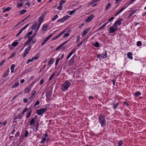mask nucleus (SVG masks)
Wrapping results in <instances>:
<instances>
[{
  "label": "nucleus",
  "mask_w": 146,
  "mask_h": 146,
  "mask_svg": "<svg viewBox=\"0 0 146 146\" xmlns=\"http://www.w3.org/2000/svg\"><path fill=\"white\" fill-rule=\"evenodd\" d=\"M9 70H6L5 72H4L3 75V77H5L7 76L9 74Z\"/></svg>",
  "instance_id": "nucleus-16"
},
{
  "label": "nucleus",
  "mask_w": 146,
  "mask_h": 146,
  "mask_svg": "<svg viewBox=\"0 0 146 146\" xmlns=\"http://www.w3.org/2000/svg\"><path fill=\"white\" fill-rule=\"evenodd\" d=\"M122 21V19H120L116 21L114 24V26H115L116 27H117V25H121L122 23H121V22Z\"/></svg>",
  "instance_id": "nucleus-9"
},
{
  "label": "nucleus",
  "mask_w": 146,
  "mask_h": 146,
  "mask_svg": "<svg viewBox=\"0 0 146 146\" xmlns=\"http://www.w3.org/2000/svg\"><path fill=\"white\" fill-rule=\"evenodd\" d=\"M96 2V1L93 0L91 2H90L89 4V5H91L92 4H94Z\"/></svg>",
  "instance_id": "nucleus-56"
},
{
  "label": "nucleus",
  "mask_w": 146,
  "mask_h": 146,
  "mask_svg": "<svg viewBox=\"0 0 146 146\" xmlns=\"http://www.w3.org/2000/svg\"><path fill=\"white\" fill-rule=\"evenodd\" d=\"M19 135H20V133L19 132H17L15 135V136L16 137H19Z\"/></svg>",
  "instance_id": "nucleus-57"
},
{
  "label": "nucleus",
  "mask_w": 146,
  "mask_h": 146,
  "mask_svg": "<svg viewBox=\"0 0 146 146\" xmlns=\"http://www.w3.org/2000/svg\"><path fill=\"white\" fill-rule=\"evenodd\" d=\"M31 90V88L27 87L25 90V93H29Z\"/></svg>",
  "instance_id": "nucleus-15"
},
{
  "label": "nucleus",
  "mask_w": 146,
  "mask_h": 146,
  "mask_svg": "<svg viewBox=\"0 0 146 146\" xmlns=\"http://www.w3.org/2000/svg\"><path fill=\"white\" fill-rule=\"evenodd\" d=\"M88 29H85V30L84 31L82 34V36H85V35H86V34H87V33H88Z\"/></svg>",
  "instance_id": "nucleus-17"
},
{
  "label": "nucleus",
  "mask_w": 146,
  "mask_h": 146,
  "mask_svg": "<svg viewBox=\"0 0 146 146\" xmlns=\"http://www.w3.org/2000/svg\"><path fill=\"white\" fill-rule=\"evenodd\" d=\"M26 10L25 9L22 10L20 12V13L21 14H23L26 12Z\"/></svg>",
  "instance_id": "nucleus-36"
},
{
  "label": "nucleus",
  "mask_w": 146,
  "mask_h": 146,
  "mask_svg": "<svg viewBox=\"0 0 146 146\" xmlns=\"http://www.w3.org/2000/svg\"><path fill=\"white\" fill-rule=\"evenodd\" d=\"M31 111H32V110H31L29 112V113H28L27 117H26V118L27 119V118H28L30 116V115H31Z\"/></svg>",
  "instance_id": "nucleus-33"
},
{
  "label": "nucleus",
  "mask_w": 146,
  "mask_h": 146,
  "mask_svg": "<svg viewBox=\"0 0 146 146\" xmlns=\"http://www.w3.org/2000/svg\"><path fill=\"white\" fill-rule=\"evenodd\" d=\"M39 103H40L39 101L38 100H37L36 103H35V104L34 106V107H35L37 105H39Z\"/></svg>",
  "instance_id": "nucleus-47"
},
{
  "label": "nucleus",
  "mask_w": 146,
  "mask_h": 146,
  "mask_svg": "<svg viewBox=\"0 0 146 146\" xmlns=\"http://www.w3.org/2000/svg\"><path fill=\"white\" fill-rule=\"evenodd\" d=\"M23 6V3H18L17 4V7H22Z\"/></svg>",
  "instance_id": "nucleus-40"
},
{
  "label": "nucleus",
  "mask_w": 146,
  "mask_h": 146,
  "mask_svg": "<svg viewBox=\"0 0 146 146\" xmlns=\"http://www.w3.org/2000/svg\"><path fill=\"white\" fill-rule=\"evenodd\" d=\"M28 133H29V132H28V131H26L25 132V137H26L28 136Z\"/></svg>",
  "instance_id": "nucleus-50"
},
{
  "label": "nucleus",
  "mask_w": 146,
  "mask_h": 146,
  "mask_svg": "<svg viewBox=\"0 0 146 146\" xmlns=\"http://www.w3.org/2000/svg\"><path fill=\"white\" fill-rule=\"evenodd\" d=\"M31 46L30 45L29 46L28 48H26L25 49V52L23 56L24 58L29 53V51L30 50L31 48Z\"/></svg>",
  "instance_id": "nucleus-6"
},
{
  "label": "nucleus",
  "mask_w": 146,
  "mask_h": 146,
  "mask_svg": "<svg viewBox=\"0 0 146 146\" xmlns=\"http://www.w3.org/2000/svg\"><path fill=\"white\" fill-rule=\"evenodd\" d=\"M38 126L39 124L38 123H37L35 125L34 127L36 128V131L38 130Z\"/></svg>",
  "instance_id": "nucleus-44"
},
{
  "label": "nucleus",
  "mask_w": 146,
  "mask_h": 146,
  "mask_svg": "<svg viewBox=\"0 0 146 146\" xmlns=\"http://www.w3.org/2000/svg\"><path fill=\"white\" fill-rule=\"evenodd\" d=\"M37 25V23H35L33 25V26L31 27V29L32 30H34L35 28H36V26Z\"/></svg>",
  "instance_id": "nucleus-27"
},
{
  "label": "nucleus",
  "mask_w": 146,
  "mask_h": 146,
  "mask_svg": "<svg viewBox=\"0 0 146 146\" xmlns=\"http://www.w3.org/2000/svg\"><path fill=\"white\" fill-rule=\"evenodd\" d=\"M33 59H32V58H31V59H29L27 61V64H28V63H29V62H32L33 61Z\"/></svg>",
  "instance_id": "nucleus-43"
},
{
  "label": "nucleus",
  "mask_w": 146,
  "mask_h": 146,
  "mask_svg": "<svg viewBox=\"0 0 146 146\" xmlns=\"http://www.w3.org/2000/svg\"><path fill=\"white\" fill-rule=\"evenodd\" d=\"M70 85V83L68 81H66L62 84L61 87L62 90L64 91L67 90Z\"/></svg>",
  "instance_id": "nucleus-2"
},
{
  "label": "nucleus",
  "mask_w": 146,
  "mask_h": 146,
  "mask_svg": "<svg viewBox=\"0 0 146 146\" xmlns=\"http://www.w3.org/2000/svg\"><path fill=\"white\" fill-rule=\"evenodd\" d=\"M36 91L35 90H34L33 91L32 94V96H31V97L34 96L35 94H36Z\"/></svg>",
  "instance_id": "nucleus-51"
},
{
  "label": "nucleus",
  "mask_w": 146,
  "mask_h": 146,
  "mask_svg": "<svg viewBox=\"0 0 146 146\" xmlns=\"http://www.w3.org/2000/svg\"><path fill=\"white\" fill-rule=\"evenodd\" d=\"M54 75H55V74L54 73L52 74V75H51V76H50V78H49V80H51V79H52V78H53V77L54 76Z\"/></svg>",
  "instance_id": "nucleus-45"
},
{
  "label": "nucleus",
  "mask_w": 146,
  "mask_h": 146,
  "mask_svg": "<svg viewBox=\"0 0 146 146\" xmlns=\"http://www.w3.org/2000/svg\"><path fill=\"white\" fill-rule=\"evenodd\" d=\"M141 94V93L140 92H135V93L134 95L135 96L137 97L138 96L140 95Z\"/></svg>",
  "instance_id": "nucleus-24"
},
{
  "label": "nucleus",
  "mask_w": 146,
  "mask_h": 146,
  "mask_svg": "<svg viewBox=\"0 0 146 146\" xmlns=\"http://www.w3.org/2000/svg\"><path fill=\"white\" fill-rule=\"evenodd\" d=\"M108 23H106L104 24V25H103L101 27H100L99 29H98L99 30H100L101 29H102V28L104 27L106 25H107V24Z\"/></svg>",
  "instance_id": "nucleus-42"
},
{
  "label": "nucleus",
  "mask_w": 146,
  "mask_h": 146,
  "mask_svg": "<svg viewBox=\"0 0 146 146\" xmlns=\"http://www.w3.org/2000/svg\"><path fill=\"white\" fill-rule=\"evenodd\" d=\"M69 17L68 15H65L63 17V18L64 21H65L67 20L69 18Z\"/></svg>",
  "instance_id": "nucleus-21"
},
{
  "label": "nucleus",
  "mask_w": 146,
  "mask_h": 146,
  "mask_svg": "<svg viewBox=\"0 0 146 146\" xmlns=\"http://www.w3.org/2000/svg\"><path fill=\"white\" fill-rule=\"evenodd\" d=\"M11 9V8L10 7H7V8L5 9L3 11V12H5L6 11H9Z\"/></svg>",
  "instance_id": "nucleus-41"
},
{
  "label": "nucleus",
  "mask_w": 146,
  "mask_h": 146,
  "mask_svg": "<svg viewBox=\"0 0 146 146\" xmlns=\"http://www.w3.org/2000/svg\"><path fill=\"white\" fill-rule=\"evenodd\" d=\"M30 42V41L29 40H28L26 42H25V43L24 44L25 46H26Z\"/></svg>",
  "instance_id": "nucleus-55"
},
{
  "label": "nucleus",
  "mask_w": 146,
  "mask_h": 146,
  "mask_svg": "<svg viewBox=\"0 0 146 146\" xmlns=\"http://www.w3.org/2000/svg\"><path fill=\"white\" fill-rule=\"evenodd\" d=\"M43 135L44 138H42V140L40 142V143H43L45 142L46 139V137H48V135L46 134H43Z\"/></svg>",
  "instance_id": "nucleus-11"
},
{
  "label": "nucleus",
  "mask_w": 146,
  "mask_h": 146,
  "mask_svg": "<svg viewBox=\"0 0 146 146\" xmlns=\"http://www.w3.org/2000/svg\"><path fill=\"white\" fill-rule=\"evenodd\" d=\"M32 33H33V32L32 31L29 32L27 35L26 36V37H28V36H29L30 35H32Z\"/></svg>",
  "instance_id": "nucleus-32"
},
{
  "label": "nucleus",
  "mask_w": 146,
  "mask_h": 146,
  "mask_svg": "<svg viewBox=\"0 0 146 146\" xmlns=\"http://www.w3.org/2000/svg\"><path fill=\"white\" fill-rule=\"evenodd\" d=\"M121 12L119 10L118 12H117L115 14V15L116 16L117 15H118L120 13H121Z\"/></svg>",
  "instance_id": "nucleus-61"
},
{
  "label": "nucleus",
  "mask_w": 146,
  "mask_h": 146,
  "mask_svg": "<svg viewBox=\"0 0 146 146\" xmlns=\"http://www.w3.org/2000/svg\"><path fill=\"white\" fill-rule=\"evenodd\" d=\"M28 38H29V40H29L30 42L32 41L31 43L32 44H34L36 43V39H33V38H34L32 36L31 37L28 36Z\"/></svg>",
  "instance_id": "nucleus-10"
},
{
  "label": "nucleus",
  "mask_w": 146,
  "mask_h": 146,
  "mask_svg": "<svg viewBox=\"0 0 146 146\" xmlns=\"http://www.w3.org/2000/svg\"><path fill=\"white\" fill-rule=\"evenodd\" d=\"M93 45L96 47H98L99 46V44L97 42H96L95 44H93Z\"/></svg>",
  "instance_id": "nucleus-29"
},
{
  "label": "nucleus",
  "mask_w": 146,
  "mask_h": 146,
  "mask_svg": "<svg viewBox=\"0 0 146 146\" xmlns=\"http://www.w3.org/2000/svg\"><path fill=\"white\" fill-rule=\"evenodd\" d=\"M54 59L53 58H52L49 60L48 62V65H50L54 61Z\"/></svg>",
  "instance_id": "nucleus-19"
},
{
  "label": "nucleus",
  "mask_w": 146,
  "mask_h": 146,
  "mask_svg": "<svg viewBox=\"0 0 146 146\" xmlns=\"http://www.w3.org/2000/svg\"><path fill=\"white\" fill-rule=\"evenodd\" d=\"M64 56V54H62L60 57L61 60H62Z\"/></svg>",
  "instance_id": "nucleus-63"
},
{
  "label": "nucleus",
  "mask_w": 146,
  "mask_h": 146,
  "mask_svg": "<svg viewBox=\"0 0 146 146\" xmlns=\"http://www.w3.org/2000/svg\"><path fill=\"white\" fill-rule=\"evenodd\" d=\"M83 42L84 41H82L80 43H79L76 46V47H78V48L83 43Z\"/></svg>",
  "instance_id": "nucleus-52"
},
{
  "label": "nucleus",
  "mask_w": 146,
  "mask_h": 146,
  "mask_svg": "<svg viewBox=\"0 0 146 146\" xmlns=\"http://www.w3.org/2000/svg\"><path fill=\"white\" fill-rule=\"evenodd\" d=\"M19 85V82H17V83H16L12 87V88H16V87H17V86Z\"/></svg>",
  "instance_id": "nucleus-23"
},
{
  "label": "nucleus",
  "mask_w": 146,
  "mask_h": 146,
  "mask_svg": "<svg viewBox=\"0 0 146 146\" xmlns=\"http://www.w3.org/2000/svg\"><path fill=\"white\" fill-rule=\"evenodd\" d=\"M111 6V4L110 3H108L106 6V9H108Z\"/></svg>",
  "instance_id": "nucleus-26"
},
{
  "label": "nucleus",
  "mask_w": 146,
  "mask_h": 146,
  "mask_svg": "<svg viewBox=\"0 0 146 146\" xmlns=\"http://www.w3.org/2000/svg\"><path fill=\"white\" fill-rule=\"evenodd\" d=\"M66 2V1L64 0H61L60 3L59 5H62V4H64Z\"/></svg>",
  "instance_id": "nucleus-28"
},
{
  "label": "nucleus",
  "mask_w": 146,
  "mask_h": 146,
  "mask_svg": "<svg viewBox=\"0 0 146 146\" xmlns=\"http://www.w3.org/2000/svg\"><path fill=\"white\" fill-rule=\"evenodd\" d=\"M77 48L76 49L75 48H74L68 54L67 57L66 59L68 60L70 58V56L74 53H75V52Z\"/></svg>",
  "instance_id": "nucleus-8"
},
{
  "label": "nucleus",
  "mask_w": 146,
  "mask_h": 146,
  "mask_svg": "<svg viewBox=\"0 0 146 146\" xmlns=\"http://www.w3.org/2000/svg\"><path fill=\"white\" fill-rule=\"evenodd\" d=\"M5 62V60H2V62L0 64V66L1 65H2Z\"/></svg>",
  "instance_id": "nucleus-60"
},
{
  "label": "nucleus",
  "mask_w": 146,
  "mask_h": 146,
  "mask_svg": "<svg viewBox=\"0 0 146 146\" xmlns=\"http://www.w3.org/2000/svg\"><path fill=\"white\" fill-rule=\"evenodd\" d=\"M44 14H42L41 15V16L39 18V19L41 21H42L44 17Z\"/></svg>",
  "instance_id": "nucleus-31"
},
{
  "label": "nucleus",
  "mask_w": 146,
  "mask_h": 146,
  "mask_svg": "<svg viewBox=\"0 0 146 146\" xmlns=\"http://www.w3.org/2000/svg\"><path fill=\"white\" fill-rule=\"evenodd\" d=\"M53 34V33H52L48 36L46 37L45 39L44 40V41L42 42L41 46H42L52 36Z\"/></svg>",
  "instance_id": "nucleus-5"
},
{
  "label": "nucleus",
  "mask_w": 146,
  "mask_h": 146,
  "mask_svg": "<svg viewBox=\"0 0 146 146\" xmlns=\"http://www.w3.org/2000/svg\"><path fill=\"white\" fill-rule=\"evenodd\" d=\"M29 25V24H28L27 25H26V26H25L19 32H20V33L21 34L23 31L24 30V29H25Z\"/></svg>",
  "instance_id": "nucleus-18"
},
{
  "label": "nucleus",
  "mask_w": 146,
  "mask_h": 146,
  "mask_svg": "<svg viewBox=\"0 0 146 146\" xmlns=\"http://www.w3.org/2000/svg\"><path fill=\"white\" fill-rule=\"evenodd\" d=\"M99 120L102 127L105 126L106 122L104 116L100 115L99 117Z\"/></svg>",
  "instance_id": "nucleus-1"
},
{
  "label": "nucleus",
  "mask_w": 146,
  "mask_h": 146,
  "mask_svg": "<svg viewBox=\"0 0 146 146\" xmlns=\"http://www.w3.org/2000/svg\"><path fill=\"white\" fill-rule=\"evenodd\" d=\"M132 54L131 52H128L127 54L128 58L130 59H133V57H132Z\"/></svg>",
  "instance_id": "nucleus-14"
},
{
  "label": "nucleus",
  "mask_w": 146,
  "mask_h": 146,
  "mask_svg": "<svg viewBox=\"0 0 146 146\" xmlns=\"http://www.w3.org/2000/svg\"><path fill=\"white\" fill-rule=\"evenodd\" d=\"M118 105V103H117V104H115L114 105L113 108L114 109H115L117 107V106Z\"/></svg>",
  "instance_id": "nucleus-59"
},
{
  "label": "nucleus",
  "mask_w": 146,
  "mask_h": 146,
  "mask_svg": "<svg viewBox=\"0 0 146 146\" xmlns=\"http://www.w3.org/2000/svg\"><path fill=\"white\" fill-rule=\"evenodd\" d=\"M47 26V25L46 24H44L43 25L42 27V30L44 31H46L47 30V29H44V28H46Z\"/></svg>",
  "instance_id": "nucleus-22"
},
{
  "label": "nucleus",
  "mask_w": 146,
  "mask_h": 146,
  "mask_svg": "<svg viewBox=\"0 0 146 146\" xmlns=\"http://www.w3.org/2000/svg\"><path fill=\"white\" fill-rule=\"evenodd\" d=\"M18 42H14L12 43V45L13 46H16L18 45Z\"/></svg>",
  "instance_id": "nucleus-25"
},
{
  "label": "nucleus",
  "mask_w": 146,
  "mask_h": 146,
  "mask_svg": "<svg viewBox=\"0 0 146 146\" xmlns=\"http://www.w3.org/2000/svg\"><path fill=\"white\" fill-rule=\"evenodd\" d=\"M75 11V10H73L72 11H71L69 12V15H72Z\"/></svg>",
  "instance_id": "nucleus-49"
},
{
  "label": "nucleus",
  "mask_w": 146,
  "mask_h": 146,
  "mask_svg": "<svg viewBox=\"0 0 146 146\" xmlns=\"http://www.w3.org/2000/svg\"><path fill=\"white\" fill-rule=\"evenodd\" d=\"M37 119V116L36 115L33 118H32L31 119L30 123V125H35L34 122L36 121Z\"/></svg>",
  "instance_id": "nucleus-7"
},
{
  "label": "nucleus",
  "mask_w": 146,
  "mask_h": 146,
  "mask_svg": "<svg viewBox=\"0 0 146 146\" xmlns=\"http://www.w3.org/2000/svg\"><path fill=\"white\" fill-rule=\"evenodd\" d=\"M15 66L14 64H13L12 65L11 67V72L13 73L14 72V69Z\"/></svg>",
  "instance_id": "nucleus-20"
},
{
  "label": "nucleus",
  "mask_w": 146,
  "mask_h": 146,
  "mask_svg": "<svg viewBox=\"0 0 146 146\" xmlns=\"http://www.w3.org/2000/svg\"><path fill=\"white\" fill-rule=\"evenodd\" d=\"M69 33H66L64 34V36H63V38H64L65 37H66L68 36H69Z\"/></svg>",
  "instance_id": "nucleus-46"
},
{
  "label": "nucleus",
  "mask_w": 146,
  "mask_h": 146,
  "mask_svg": "<svg viewBox=\"0 0 146 146\" xmlns=\"http://www.w3.org/2000/svg\"><path fill=\"white\" fill-rule=\"evenodd\" d=\"M142 44L141 42L140 41H138L137 43V46H141Z\"/></svg>",
  "instance_id": "nucleus-35"
},
{
  "label": "nucleus",
  "mask_w": 146,
  "mask_h": 146,
  "mask_svg": "<svg viewBox=\"0 0 146 146\" xmlns=\"http://www.w3.org/2000/svg\"><path fill=\"white\" fill-rule=\"evenodd\" d=\"M62 46V45L61 44L58 47H57L56 48V50H58Z\"/></svg>",
  "instance_id": "nucleus-54"
},
{
  "label": "nucleus",
  "mask_w": 146,
  "mask_h": 146,
  "mask_svg": "<svg viewBox=\"0 0 146 146\" xmlns=\"http://www.w3.org/2000/svg\"><path fill=\"white\" fill-rule=\"evenodd\" d=\"M117 27L114 26L113 25L110 28V33H114L117 30Z\"/></svg>",
  "instance_id": "nucleus-4"
},
{
  "label": "nucleus",
  "mask_w": 146,
  "mask_h": 146,
  "mask_svg": "<svg viewBox=\"0 0 146 146\" xmlns=\"http://www.w3.org/2000/svg\"><path fill=\"white\" fill-rule=\"evenodd\" d=\"M48 108L47 107L38 110L36 111V113L39 115H41L45 111L48 110Z\"/></svg>",
  "instance_id": "nucleus-3"
},
{
  "label": "nucleus",
  "mask_w": 146,
  "mask_h": 146,
  "mask_svg": "<svg viewBox=\"0 0 146 146\" xmlns=\"http://www.w3.org/2000/svg\"><path fill=\"white\" fill-rule=\"evenodd\" d=\"M123 142L121 141L118 143V145L119 146H121L123 144Z\"/></svg>",
  "instance_id": "nucleus-53"
},
{
  "label": "nucleus",
  "mask_w": 146,
  "mask_h": 146,
  "mask_svg": "<svg viewBox=\"0 0 146 146\" xmlns=\"http://www.w3.org/2000/svg\"><path fill=\"white\" fill-rule=\"evenodd\" d=\"M15 52H13L12 53L11 56L9 58H13L15 55Z\"/></svg>",
  "instance_id": "nucleus-37"
},
{
  "label": "nucleus",
  "mask_w": 146,
  "mask_h": 146,
  "mask_svg": "<svg viewBox=\"0 0 146 146\" xmlns=\"http://www.w3.org/2000/svg\"><path fill=\"white\" fill-rule=\"evenodd\" d=\"M64 21V20L63 18H61L60 19L57 21V22H60L61 23H62Z\"/></svg>",
  "instance_id": "nucleus-38"
},
{
  "label": "nucleus",
  "mask_w": 146,
  "mask_h": 146,
  "mask_svg": "<svg viewBox=\"0 0 146 146\" xmlns=\"http://www.w3.org/2000/svg\"><path fill=\"white\" fill-rule=\"evenodd\" d=\"M107 56V53H106V51H105V52L104 55V57H103V58H106V56Z\"/></svg>",
  "instance_id": "nucleus-62"
},
{
  "label": "nucleus",
  "mask_w": 146,
  "mask_h": 146,
  "mask_svg": "<svg viewBox=\"0 0 146 146\" xmlns=\"http://www.w3.org/2000/svg\"><path fill=\"white\" fill-rule=\"evenodd\" d=\"M74 63V58L73 57H72L70 60L68 64L69 66H72L73 64Z\"/></svg>",
  "instance_id": "nucleus-13"
},
{
  "label": "nucleus",
  "mask_w": 146,
  "mask_h": 146,
  "mask_svg": "<svg viewBox=\"0 0 146 146\" xmlns=\"http://www.w3.org/2000/svg\"><path fill=\"white\" fill-rule=\"evenodd\" d=\"M62 8V6L61 5H59L57 7V9L60 10H61Z\"/></svg>",
  "instance_id": "nucleus-48"
},
{
  "label": "nucleus",
  "mask_w": 146,
  "mask_h": 146,
  "mask_svg": "<svg viewBox=\"0 0 146 146\" xmlns=\"http://www.w3.org/2000/svg\"><path fill=\"white\" fill-rule=\"evenodd\" d=\"M94 17V15L93 14L91 15V16L89 17L86 19V21L88 22H89L92 20Z\"/></svg>",
  "instance_id": "nucleus-12"
},
{
  "label": "nucleus",
  "mask_w": 146,
  "mask_h": 146,
  "mask_svg": "<svg viewBox=\"0 0 146 146\" xmlns=\"http://www.w3.org/2000/svg\"><path fill=\"white\" fill-rule=\"evenodd\" d=\"M135 12V11H132V12L131 13L129 14V15L128 16V17L129 18L133 15L134 14V13Z\"/></svg>",
  "instance_id": "nucleus-30"
},
{
  "label": "nucleus",
  "mask_w": 146,
  "mask_h": 146,
  "mask_svg": "<svg viewBox=\"0 0 146 146\" xmlns=\"http://www.w3.org/2000/svg\"><path fill=\"white\" fill-rule=\"evenodd\" d=\"M23 101L25 103H27L28 102V100L27 99L25 98L23 99Z\"/></svg>",
  "instance_id": "nucleus-64"
},
{
  "label": "nucleus",
  "mask_w": 146,
  "mask_h": 146,
  "mask_svg": "<svg viewBox=\"0 0 146 146\" xmlns=\"http://www.w3.org/2000/svg\"><path fill=\"white\" fill-rule=\"evenodd\" d=\"M114 19V17H111L108 20V21L109 22H111Z\"/></svg>",
  "instance_id": "nucleus-58"
},
{
  "label": "nucleus",
  "mask_w": 146,
  "mask_h": 146,
  "mask_svg": "<svg viewBox=\"0 0 146 146\" xmlns=\"http://www.w3.org/2000/svg\"><path fill=\"white\" fill-rule=\"evenodd\" d=\"M58 17V16L57 15H55V17L53 18H52V21H55V20H56V19Z\"/></svg>",
  "instance_id": "nucleus-34"
},
{
  "label": "nucleus",
  "mask_w": 146,
  "mask_h": 146,
  "mask_svg": "<svg viewBox=\"0 0 146 146\" xmlns=\"http://www.w3.org/2000/svg\"><path fill=\"white\" fill-rule=\"evenodd\" d=\"M60 58H58L56 60V62H55L56 65L58 64L60 61Z\"/></svg>",
  "instance_id": "nucleus-39"
}]
</instances>
